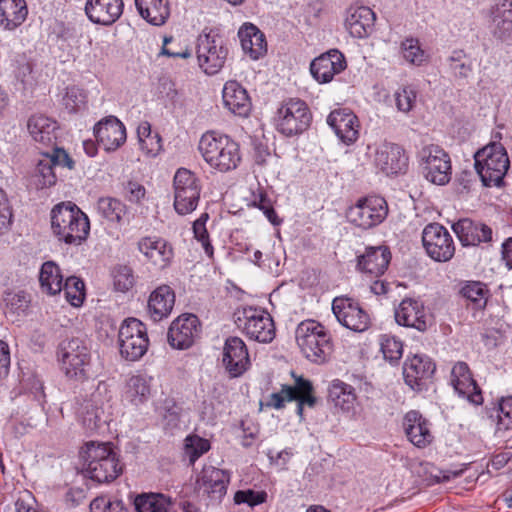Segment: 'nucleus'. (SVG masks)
<instances>
[{"label":"nucleus","mask_w":512,"mask_h":512,"mask_svg":"<svg viewBox=\"0 0 512 512\" xmlns=\"http://www.w3.org/2000/svg\"><path fill=\"white\" fill-rule=\"evenodd\" d=\"M198 151L209 168L218 173L234 171L242 163L240 143L230 135L215 130L202 134Z\"/></svg>","instance_id":"obj_1"},{"label":"nucleus","mask_w":512,"mask_h":512,"mask_svg":"<svg viewBox=\"0 0 512 512\" xmlns=\"http://www.w3.org/2000/svg\"><path fill=\"white\" fill-rule=\"evenodd\" d=\"M51 229L59 241L79 246L89 236L90 221L76 204L62 202L51 211Z\"/></svg>","instance_id":"obj_2"},{"label":"nucleus","mask_w":512,"mask_h":512,"mask_svg":"<svg viewBox=\"0 0 512 512\" xmlns=\"http://www.w3.org/2000/svg\"><path fill=\"white\" fill-rule=\"evenodd\" d=\"M295 339L303 355L313 363H325L333 352L332 336L317 320L301 321L296 327Z\"/></svg>","instance_id":"obj_3"},{"label":"nucleus","mask_w":512,"mask_h":512,"mask_svg":"<svg viewBox=\"0 0 512 512\" xmlns=\"http://www.w3.org/2000/svg\"><path fill=\"white\" fill-rule=\"evenodd\" d=\"M83 458L87 474L98 483L112 482L122 473L123 466L111 443H86Z\"/></svg>","instance_id":"obj_4"},{"label":"nucleus","mask_w":512,"mask_h":512,"mask_svg":"<svg viewBox=\"0 0 512 512\" xmlns=\"http://www.w3.org/2000/svg\"><path fill=\"white\" fill-rule=\"evenodd\" d=\"M312 112L308 104L297 97L280 102L273 116L275 130L285 137L303 134L312 123Z\"/></svg>","instance_id":"obj_5"},{"label":"nucleus","mask_w":512,"mask_h":512,"mask_svg":"<svg viewBox=\"0 0 512 512\" xmlns=\"http://www.w3.org/2000/svg\"><path fill=\"white\" fill-rule=\"evenodd\" d=\"M475 169L485 186H499L506 175L510 161L501 143H491L475 153Z\"/></svg>","instance_id":"obj_6"},{"label":"nucleus","mask_w":512,"mask_h":512,"mask_svg":"<svg viewBox=\"0 0 512 512\" xmlns=\"http://www.w3.org/2000/svg\"><path fill=\"white\" fill-rule=\"evenodd\" d=\"M57 355L66 377L77 381H84L88 378L92 355L84 340L71 338L62 341Z\"/></svg>","instance_id":"obj_7"},{"label":"nucleus","mask_w":512,"mask_h":512,"mask_svg":"<svg viewBox=\"0 0 512 512\" xmlns=\"http://www.w3.org/2000/svg\"><path fill=\"white\" fill-rule=\"evenodd\" d=\"M237 327L249 339L261 343H270L276 335L272 316L265 310L255 307H245L235 313Z\"/></svg>","instance_id":"obj_8"},{"label":"nucleus","mask_w":512,"mask_h":512,"mask_svg":"<svg viewBox=\"0 0 512 512\" xmlns=\"http://www.w3.org/2000/svg\"><path fill=\"white\" fill-rule=\"evenodd\" d=\"M174 209L179 215L196 210L201 194V182L197 175L187 168H179L173 178Z\"/></svg>","instance_id":"obj_9"},{"label":"nucleus","mask_w":512,"mask_h":512,"mask_svg":"<svg viewBox=\"0 0 512 512\" xmlns=\"http://www.w3.org/2000/svg\"><path fill=\"white\" fill-rule=\"evenodd\" d=\"M119 351L128 361H137L147 352L149 337L146 325L136 318H128L121 324L118 333Z\"/></svg>","instance_id":"obj_10"},{"label":"nucleus","mask_w":512,"mask_h":512,"mask_svg":"<svg viewBox=\"0 0 512 512\" xmlns=\"http://www.w3.org/2000/svg\"><path fill=\"white\" fill-rule=\"evenodd\" d=\"M419 165L424 177L431 183L445 185L451 179L450 156L438 145L430 144L420 150Z\"/></svg>","instance_id":"obj_11"},{"label":"nucleus","mask_w":512,"mask_h":512,"mask_svg":"<svg viewBox=\"0 0 512 512\" xmlns=\"http://www.w3.org/2000/svg\"><path fill=\"white\" fill-rule=\"evenodd\" d=\"M196 55L200 69L207 75H215L226 62L228 48L221 36L201 34L198 37Z\"/></svg>","instance_id":"obj_12"},{"label":"nucleus","mask_w":512,"mask_h":512,"mask_svg":"<svg viewBox=\"0 0 512 512\" xmlns=\"http://www.w3.org/2000/svg\"><path fill=\"white\" fill-rule=\"evenodd\" d=\"M426 254L435 262L450 261L456 251L454 239L448 229L439 223H429L422 231Z\"/></svg>","instance_id":"obj_13"},{"label":"nucleus","mask_w":512,"mask_h":512,"mask_svg":"<svg viewBox=\"0 0 512 512\" xmlns=\"http://www.w3.org/2000/svg\"><path fill=\"white\" fill-rule=\"evenodd\" d=\"M387 214L388 204L383 197L368 196L359 199L349 208L347 218L362 229H370L382 223Z\"/></svg>","instance_id":"obj_14"},{"label":"nucleus","mask_w":512,"mask_h":512,"mask_svg":"<svg viewBox=\"0 0 512 512\" xmlns=\"http://www.w3.org/2000/svg\"><path fill=\"white\" fill-rule=\"evenodd\" d=\"M137 250L142 254L146 263L159 271L169 268L175 257L172 243L157 235L141 237L137 242Z\"/></svg>","instance_id":"obj_15"},{"label":"nucleus","mask_w":512,"mask_h":512,"mask_svg":"<svg viewBox=\"0 0 512 512\" xmlns=\"http://www.w3.org/2000/svg\"><path fill=\"white\" fill-rule=\"evenodd\" d=\"M332 311L338 322L355 332L366 331L371 324V319L360 303L347 296L335 297L332 301Z\"/></svg>","instance_id":"obj_16"},{"label":"nucleus","mask_w":512,"mask_h":512,"mask_svg":"<svg viewBox=\"0 0 512 512\" xmlns=\"http://www.w3.org/2000/svg\"><path fill=\"white\" fill-rule=\"evenodd\" d=\"M56 166L72 169L74 167V162L68 153L62 148H53L51 153H41L33 173L34 183L38 189L55 185L57 181L55 173Z\"/></svg>","instance_id":"obj_17"},{"label":"nucleus","mask_w":512,"mask_h":512,"mask_svg":"<svg viewBox=\"0 0 512 512\" xmlns=\"http://www.w3.org/2000/svg\"><path fill=\"white\" fill-rule=\"evenodd\" d=\"M291 401L297 402V413L300 416L303 414L304 406L313 407L316 398L313 395L312 383L303 377H297L294 386L283 385L279 392L272 393L269 405L275 409H281L286 402Z\"/></svg>","instance_id":"obj_18"},{"label":"nucleus","mask_w":512,"mask_h":512,"mask_svg":"<svg viewBox=\"0 0 512 512\" xmlns=\"http://www.w3.org/2000/svg\"><path fill=\"white\" fill-rule=\"evenodd\" d=\"M373 163L385 175L397 176L406 173L409 158L401 145L385 141L376 147Z\"/></svg>","instance_id":"obj_19"},{"label":"nucleus","mask_w":512,"mask_h":512,"mask_svg":"<svg viewBox=\"0 0 512 512\" xmlns=\"http://www.w3.org/2000/svg\"><path fill=\"white\" fill-rule=\"evenodd\" d=\"M394 315L399 325L416 329L419 332L427 331L431 325V317L419 299L404 298L395 309Z\"/></svg>","instance_id":"obj_20"},{"label":"nucleus","mask_w":512,"mask_h":512,"mask_svg":"<svg viewBox=\"0 0 512 512\" xmlns=\"http://www.w3.org/2000/svg\"><path fill=\"white\" fill-rule=\"evenodd\" d=\"M450 383L457 394L473 405H482L484 398L481 388L473 378L468 364L456 362L451 370Z\"/></svg>","instance_id":"obj_21"},{"label":"nucleus","mask_w":512,"mask_h":512,"mask_svg":"<svg viewBox=\"0 0 512 512\" xmlns=\"http://www.w3.org/2000/svg\"><path fill=\"white\" fill-rule=\"evenodd\" d=\"M230 474L214 466H205L196 480V489L211 501H221L226 495Z\"/></svg>","instance_id":"obj_22"},{"label":"nucleus","mask_w":512,"mask_h":512,"mask_svg":"<svg viewBox=\"0 0 512 512\" xmlns=\"http://www.w3.org/2000/svg\"><path fill=\"white\" fill-rule=\"evenodd\" d=\"M222 363L232 378L243 375L250 367V358L245 342L236 336L228 337L223 347Z\"/></svg>","instance_id":"obj_23"},{"label":"nucleus","mask_w":512,"mask_h":512,"mask_svg":"<svg viewBox=\"0 0 512 512\" xmlns=\"http://www.w3.org/2000/svg\"><path fill=\"white\" fill-rule=\"evenodd\" d=\"M390 261L391 252L388 247H367L365 252L357 257V270L372 281L384 275Z\"/></svg>","instance_id":"obj_24"},{"label":"nucleus","mask_w":512,"mask_h":512,"mask_svg":"<svg viewBox=\"0 0 512 512\" xmlns=\"http://www.w3.org/2000/svg\"><path fill=\"white\" fill-rule=\"evenodd\" d=\"M200 334V322L194 314H183L175 319L168 331L170 345L177 349H187Z\"/></svg>","instance_id":"obj_25"},{"label":"nucleus","mask_w":512,"mask_h":512,"mask_svg":"<svg viewBox=\"0 0 512 512\" xmlns=\"http://www.w3.org/2000/svg\"><path fill=\"white\" fill-rule=\"evenodd\" d=\"M347 67L344 55L337 49H331L315 58L310 64L313 78L320 84L329 83L334 76Z\"/></svg>","instance_id":"obj_26"},{"label":"nucleus","mask_w":512,"mask_h":512,"mask_svg":"<svg viewBox=\"0 0 512 512\" xmlns=\"http://www.w3.org/2000/svg\"><path fill=\"white\" fill-rule=\"evenodd\" d=\"M327 124L346 145L355 143L359 138L360 123L358 117L349 109L333 110L327 117Z\"/></svg>","instance_id":"obj_27"},{"label":"nucleus","mask_w":512,"mask_h":512,"mask_svg":"<svg viewBox=\"0 0 512 512\" xmlns=\"http://www.w3.org/2000/svg\"><path fill=\"white\" fill-rule=\"evenodd\" d=\"M376 15L366 6H351L347 9L344 26L348 33L357 39L369 37L374 31Z\"/></svg>","instance_id":"obj_28"},{"label":"nucleus","mask_w":512,"mask_h":512,"mask_svg":"<svg viewBox=\"0 0 512 512\" xmlns=\"http://www.w3.org/2000/svg\"><path fill=\"white\" fill-rule=\"evenodd\" d=\"M435 371V364L426 355H414L408 358L403 366L405 383L413 390H422L426 381Z\"/></svg>","instance_id":"obj_29"},{"label":"nucleus","mask_w":512,"mask_h":512,"mask_svg":"<svg viewBox=\"0 0 512 512\" xmlns=\"http://www.w3.org/2000/svg\"><path fill=\"white\" fill-rule=\"evenodd\" d=\"M403 428L408 440L418 448H425L433 442L431 423L419 411L410 410L404 415Z\"/></svg>","instance_id":"obj_30"},{"label":"nucleus","mask_w":512,"mask_h":512,"mask_svg":"<svg viewBox=\"0 0 512 512\" xmlns=\"http://www.w3.org/2000/svg\"><path fill=\"white\" fill-rule=\"evenodd\" d=\"M94 135L106 151H115L126 141V128L116 117L109 116L94 126Z\"/></svg>","instance_id":"obj_31"},{"label":"nucleus","mask_w":512,"mask_h":512,"mask_svg":"<svg viewBox=\"0 0 512 512\" xmlns=\"http://www.w3.org/2000/svg\"><path fill=\"white\" fill-rule=\"evenodd\" d=\"M123 0H87L85 13L88 19L99 25L110 26L122 15Z\"/></svg>","instance_id":"obj_32"},{"label":"nucleus","mask_w":512,"mask_h":512,"mask_svg":"<svg viewBox=\"0 0 512 512\" xmlns=\"http://www.w3.org/2000/svg\"><path fill=\"white\" fill-rule=\"evenodd\" d=\"M27 129L38 149L57 148L55 145L58 125L53 118L43 114L32 115L28 119Z\"/></svg>","instance_id":"obj_33"},{"label":"nucleus","mask_w":512,"mask_h":512,"mask_svg":"<svg viewBox=\"0 0 512 512\" xmlns=\"http://www.w3.org/2000/svg\"><path fill=\"white\" fill-rule=\"evenodd\" d=\"M452 229L463 246H477L492 241V229L488 225L468 218L454 223Z\"/></svg>","instance_id":"obj_34"},{"label":"nucleus","mask_w":512,"mask_h":512,"mask_svg":"<svg viewBox=\"0 0 512 512\" xmlns=\"http://www.w3.org/2000/svg\"><path fill=\"white\" fill-rule=\"evenodd\" d=\"M222 98L225 107L233 114L246 117L251 110V101L246 89L237 81L230 80L224 85Z\"/></svg>","instance_id":"obj_35"},{"label":"nucleus","mask_w":512,"mask_h":512,"mask_svg":"<svg viewBox=\"0 0 512 512\" xmlns=\"http://www.w3.org/2000/svg\"><path fill=\"white\" fill-rule=\"evenodd\" d=\"M175 304V293L168 285H160L149 296L148 313L155 322L167 318Z\"/></svg>","instance_id":"obj_36"},{"label":"nucleus","mask_w":512,"mask_h":512,"mask_svg":"<svg viewBox=\"0 0 512 512\" xmlns=\"http://www.w3.org/2000/svg\"><path fill=\"white\" fill-rule=\"evenodd\" d=\"M28 16L25 0H0V27L13 31L21 26Z\"/></svg>","instance_id":"obj_37"},{"label":"nucleus","mask_w":512,"mask_h":512,"mask_svg":"<svg viewBox=\"0 0 512 512\" xmlns=\"http://www.w3.org/2000/svg\"><path fill=\"white\" fill-rule=\"evenodd\" d=\"M459 294L466 308L474 312L483 311L491 295L487 284L481 281H465Z\"/></svg>","instance_id":"obj_38"},{"label":"nucleus","mask_w":512,"mask_h":512,"mask_svg":"<svg viewBox=\"0 0 512 512\" xmlns=\"http://www.w3.org/2000/svg\"><path fill=\"white\" fill-rule=\"evenodd\" d=\"M241 46L244 52L253 59H258L267 51V42L263 32L253 24H244L239 32Z\"/></svg>","instance_id":"obj_39"},{"label":"nucleus","mask_w":512,"mask_h":512,"mask_svg":"<svg viewBox=\"0 0 512 512\" xmlns=\"http://www.w3.org/2000/svg\"><path fill=\"white\" fill-rule=\"evenodd\" d=\"M140 16L148 23L161 26L170 16L169 0H135Z\"/></svg>","instance_id":"obj_40"},{"label":"nucleus","mask_w":512,"mask_h":512,"mask_svg":"<svg viewBox=\"0 0 512 512\" xmlns=\"http://www.w3.org/2000/svg\"><path fill=\"white\" fill-rule=\"evenodd\" d=\"M151 381L146 374L132 375L126 382L124 399L134 406L144 404L151 396Z\"/></svg>","instance_id":"obj_41"},{"label":"nucleus","mask_w":512,"mask_h":512,"mask_svg":"<svg viewBox=\"0 0 512 512\" xmlns=\"http://www.w3.org/2000/svg\"><path fill=\"white\" fill-rule=\"evenodd\" d=\"M493 33L498 38L512 34V0H502L490 10Z\"/></svg>","instance_id":"obj_42"},{"label":"nucleus","mask_w":512,"mask_h":512,"mask_svg":"<svg viewBox=\"0 0 512 512\" xmlns=\"http://www.w3.org/2000/svg\"><path fill=\"white\" fill-rule=\"evenodd\" d=\"M39 282L42 292L55 296L62 292L64 276L61 268L54 261H46L39 272Z\"/></svg>","instance_id":"obj_43"},{"label":"nucleus","mask_w":512,"mask_h":512,"mask_svg":"<svg viewBox=\"0 0 512 512\" xmlns=\"http://www.w3.org/2000/svg\"><path fill=\"white\" fill-rule=\"evenodd\" d=\"M99 214L107 221L122 224L128 213V208L121 200L113 197H101L97 202Z\"/></svg>","instance_id":"obj_44"},{"label":"nucleus","mask_w":512,"mask_h":512,"mask_svg":"<svg viewBox=\"0 0 512 512\" xmlns=\"http://www.w3.org/2000/svg\"><path fill=\"white\" fill-rule=\"evenodd\" d=\"M137 512H168L171 502L163 494H141L134 500Z\"/></svg>","instance_id":"obj_45"},{"label":"nucleus","mask_w":512,"mask_h":512,"mask_svg":"<svg viewBox=\"0 0 512 512\" xmlns=\"http://www.w3.org/2000/svg\"><path fill=\"white\" fill-rule=\"evenodd\" d=\"M329 396L336 406L346 411L353 408L356 402L355 389L340 380L333 381L329 390Z\"/></svg>","instance_id":"obj_46"},{"label":"nucleus","mask_w":512,"mask_h":512,"mask_svg":"<svg viewBox=\"0 0 512 512\" xmlns=\"http://www.w3.org/2000/svg\"><path fill=\"white\" fill-rule=\"evenodd\" d=\"M447 61L451 73L457 79H467L473 72L472 60L462 49L452 51Z\"/></svg>","instance_id":"obj_47"},{"label":"nucleus","mask_w":512,"mask_h":512,"mask_svg":"<svg viewBox=\"0 0 512 512\" xmlns=\"http://www.w3.org/2000/svg\"><path fill=\"white\" fill-rule=\"evenodd\" d=\"M62 291L65 299L74 307H80L85 299V284L76 276L67 277L63 282Z\"/></svg>","instance_id":"obj_48"},{"label":"nucleus","mask_w":512,"mask_h":512,"mask_svg":"<svg viewBox=\"0 0 512 512\" xmlns=\"http://www.w3.org/2000/svg\"><path fill=\"white\" fill-rule=\"evenodd\" d=\"M490 417L495 419L498 430L512 429V396L501 398Z\"/></svg>","instance_id":"obj_49"},{"label":"nucleus","mask_w":512,"mask_h":512,"mask_svg":"<svg viewBox=\"0 0 512 512\" xmlns=\"http://www.w3.org/2000/svg\"><path fill=\"white\" fill-rule=\"evenodd\" d=\"M87 95L85 91L76 86L71 85L65 88L62 96V104L69 113H76L85 108Z\"/></svg>","instance_id":"obj_50"},{"label":"nucleus","mask_w":512,"mask_h":512,"mask_svg":"<svg viewBox=\"0 0 512 512\" xmlns=\"http://www.w3.org/2000/svg\"><path fill=\"white\" fill-rule=\"evenodd\" d=\"M209 219L208 213H203L198 219L193 222L192 230L194 238L201 243L205 254L210 260L214 259V247L210 241V236L206 228V223Z\"/></svg>","instance_id":"obj_51"},{"label":"nucleus","mask_w":512,"mask_h":512,"mask_svg":"<svg viewBox=\"0 0 512 512\" xmlns=\"http://www.w3.org/2000/svg\"><path fill=\"white\" fill-rule=\"evenodd\" d=\"M380 350L384 358L390 362H397L403 354V343L391 334H381L378 339Z\"/></svg>","instance_id":"obj_52"},{"label":"nucleus","mask_w":512,"mask_h":512,"mask_svg":"<svg viewBox=\"0 0 512 512\" xmlns=\"http://www.w3.org/2000/svg\"><path fill=\"white\" fill-rule=\"evenodd\" d=\"M210 448L209 440L198 435H189L185 439V451L191 464H194Z\"/></svg>","instance_id":"obj_53"},{"label":"nucleus","mask_w":512,"mask_h":512,"mask_svg":"<svg viewBox=\"0 0 512 512\" xmlns=\"http://www.w3.org/2000/svg\"><path fill=\"white\" fill-rule=\"evenodd\" d=\"M401 49L404 59L413 65L420 66L427 59L426 53L421 48L418 39H405L401 44Z\"/></svg>","instance_id":"obj_54"},{"label":"nucleus","mask_w":512,"mask_h":512,"mask_svg":"<svg viewBox=\"0 0 512 512\" xmlns=\"http://www.w3.org/2000/svg\"><path fill=\"white\" fill-rule=\"evenodd\" d=\"M162 54L172 58H190L192 49L174 37H165L162 45Z\"/></svg>","instance_id":"obj_55"},{"label":"nucleus","mask_w":512,"mask_h":512,"mask_svg":"<svg viewBox=\"0 0 512 512\" xmlns=\"http://www.w3.org/2000/svg\"><path fill=\"white\" fill-rule=\"evenodd\" d=\"M113 283L117 291L126 292L134 285L133 270L126 266L121 265L113 270Z\"/></svg>","instance_id":"obj_56"},{"label":"nucleus","mask_w":512,"mask_h":512,"mask_svg":"<svg viewBox=\"0 0 512 512\" xmlns=\"http://www.w3.org/2000/svg\"><path fill=\"white\" fill-rule=\"evenodd\" d=\"M394 96L396 107L401 112L408 113L415 106L416 91L410 86L400 88Z\"/></svg>","instance_id":"obj_57"},{"label":"nucleus","mask_w":512,"mask_h":512,"mask_svg":"<svg viewBox=\"0 0 512 512\" xmlns=\"http://www.w3.org/2000/svg\"><path fill=\"white\" fill-rule=\"evenodd\" d=\"M267 500V493L265 491H254L252 489L239 490L234 495L236 504H247L250 507L260 505Z\"/></svg>","instance_id":"obj_58"},{"label":"nucleus","mask_w":512,"mask_h":512,"mask_svg":"<svg viewBox=\"0 0 512 512\" xmlns=\"http://www.w3.org/2000/svg\"><path fill=\"white\" fill-rule=\"evenodd\" d=\"M253 206L263 211L264 215L272 224L279 223L277 213L274 210L272 201L264 191L259 190L257 194H254Z\"/></svg>","instance_id":"obj_59"},{"label":"nucleus","mask_w":512,"mask_h":512,"mask_svg":"<svg viewBox=\"0 0 512 512\" xmlns=\"http://www.w3.org/2000/svg\"><path fill=\"white\" fill-rule=\"evenodd\" d=\"M12 207L6 192L0 187V234L7 231L12 223Z\"/></svg>","instance_id":"obj_60"},{"label":"nucleus","mask_w":512,"mask_h":512,"mask_svg":"<svg viewBox=\"0 0 512 512\" xmlns=\"http://www.w3.org/2000/svg\"><path fill=\"white\" fill-rule=\"evenodd\" d=\"M86 412L83 415V425L90 431H95L101 427L105 421L103 420L104 410L102 407L96 406L89 410V405L85 406Z\"/></svg>","instance_id":"obj_61"},{"label":"nucleus","mask_w":512,"mask_h":512,"mask_svg":"<svg viewBox=\"0 0 512 512\" xmlns=\"http://www.w3.org/2000/svg\"><path fill=\"white\" fill-rule=\"evenodd\" d=\"M146 189L137 181H128L124 186V197L131 203L140 204L145 199Z\"/></svg>","instance_id":"obj_62"},{"label":"nucleus","mask_w":512,"mask_h":512,"mask_svg":"<svg viewBox=\"0 0 512 512\" xmlns=\"http://www.w3.org/2000/svg\"><path fill=\"white\" fill-rule=\"evenodd\" d=\"M141 150L147 156H156L162 149V139L158 133H154L148 138H144L140 143Z\"/></svg>","instance_id":"obj_63"},{"label":"nucleus","mask_w":512,"mask_h":512,"mask_svg":"<svg viewBox=\"0 0 512 512\" xmlns=\"http://www.w3.org/2000/svg\"><path fill=\"white\" fill-rule=\"evenodd\" d=\"M11 65L13 66L12 73L16 78L25 77L28 73L31 72L29 63L26 62L25 57L22 55L15 56Z\"/></svg>","instance_id":"obj_64"}]
</instances>
